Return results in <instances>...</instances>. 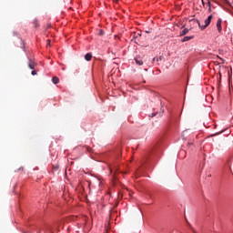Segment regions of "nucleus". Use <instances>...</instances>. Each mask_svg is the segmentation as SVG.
I'll use <instances>...</instances> for the list:
<instances>
[{
    "label": "nucleus",
    "instance_id": "nucleus-1",
    "mask_svg": "<svg viewBox=\"0 0 233 233\" xmlns=\"http://www.w3.org/2000/svg\"><path fill=\"white\" fill-rule=\"evenodd\" d=\"M212 15H210L206 20H205V25H201V24L199 23V20H197V24L198 25L199 28H201V30H205V28H207V26H208V25H210V22L212 21Z\"/></svg>",
    "mask_w": 233,
    "mask_h": 233
},
{
    "label": "nucleus",
    "instance_id": "nucleus-2",
    "mask_svg": "<svg viewBox=\"0 0 233 233\" xmlns=\"http://www.w3.org/2000/svg\"><path fill=\"white\" fill-rule=\"evenodd\" d=\"M62 225H63L62 221H56L54 223L53 226H47V230H49L50 232H52L54 228H56L57 230H59V227Z\"/></svg>",
    "mask_w": 233,
    "mask_h": 233
},
{
    "label": "nucleus",
    "instance_id": "nucleus-3",
    "mask_svg": "<svg viewBox=\"0 0 233 233\" xmlns=\"http://www.w3.org/2000/svg\"><path fill=\"white\" fill-rule=\"evenodd\" d=\"M132 37L137 45H141V34L133 33Z\"/></svg>",
    "mask_w": 233,
    "mask_h": 233
},
{
    "label": "nucleus",
    "instance_id": "nucleus-4",
    "mask_svg": "<svg viewBox=\"0 0 233 233\" xmlns=\"http://www.w3.org/2000/svg\"><path fill=\"white\" fill-rule=\"evenodd\" d=\"M221 23H223V20H221V18H218L217 21V28H218V32L219 33H221V30H222Z\"/></svg>",
    "mask_w": 233,
    "mask_h": 233
},
{
    "label": "nucleus",
    "instance_id": "nucleus-5",
    "mask_svg": "<svg viewBox=\"0 0 233 233\" xmlns=\"http://www.w3.org/2000/svg\"><path fill=\"white\" fill-rule=\"evenodd\" d=\"M28 66L31 70H34V68L35 67V63L34 61H32L31 59H29Z\"/></svg>",
    "mask_w": 233,
    "mask_h": 233
},
{
    "label": "nucleus",
    "instance_id": "nucleus-6",
    "mask_svg": "<svg viewBox=\"0 0 233 233\" xmlns=\"http://www.w3.org/2000/svg\"><path fill=\"white\" fill-rule=\"evenodd\" d=\"M194 38V35L191 36H184L183 39L181 40L182 43H186V41H190L191 39Z\"/></svg>",
    "mask_w": 233,
    "mask_h": 233
},
{
    "label": "nucleus",
    "instance_id": "nucleus-7",
    "mask_svg": "<svg viewBox=\"0 0 233 233\" xmlns=\"http://www.w3.org/2000/svg\"><path fill=\"white\" fill-rule=\"evenodd\" d=\"M86 61H92V53H87L85 56Z\"/></svg>",
    "mask_w": 233,
    "mask_h": 233
},
{
    "label": "nucleus",
    "instance_id": "nucleus-8",
    "mask_svg": "<svg viewBox=\"0 0 233 233\" xmlns=\"http://www.w3.org/2000/svg\"><path fill=\"white\" fill-rule=\"evenodd\" d=\"M136 63L138 65V66H142L143 60L139 57L135 58Z\"/></svg>",
    "mask_w": 233,
    "mask_h": 233
},
{
    "label": "nucleus",
    "instance_id": "nucleus-9",
    "mask_svg": "<svg viewBox=\"0 0 233 233\" xmlns=\"http://www.w3.org/2000/svg\"><path fill=\"white\" fill-rule=\"evenodd\" d=\"M189 32L188 28H185L180 32V37H183V35H187V34Z\"/></svg>",
    "mask_w": 233,
    "mask_h": 233
},
{
    "label": "nucleus",
    "instance_id": "nucleus-10",
    "mask_svg": "<svg viewBox=\"0 0 233 233\" xmlns=\"http://www.w3.org/2000/svg\"><path fill=\"white\" fill-rule=\"evenodd\" d=\"M52 82L54 83V85H57L59 83V77L53 76Z\"/></svg>",
    "mask_w": 233,
    "mask_h": 233
},
{
    "label": "nucleus",
    "instance_id": "nucleus-11",
    "mask_svg": "<svg viewBox=\"0 0 233 233\" xmlns=\"http://www.w3.org/2000/svg\"><path fill=\"white\" fill-rule=\"evenodd\" d=\"M156 61H157V62H158V61H163V56H160V57H154V58H153V63H156Z\"/></svg>",
    "mask_w": 233,
    "mask_h": 233
},
{
    "label": "nucleus",
    "instance_id": "nucleus-12",
    "mask_svg": "<svg viewBox=\"0 0 233 233\" xmlns=\"http://www.w3.org/2000/svg\"><path fill=\"white\" fill-rule=\"evenodd\" d=\"M208 12H212V6L210 4V1L208 2Z\"/></svg>",
    "mask_w": 233,
    "mask_h": 233
},
{
    "label": "nucleus",
    "instance_id": "nucleus-13",
    "mask_svg": "<svg viewBox=\"0 0 233 233\" xmlns=\"http://www.w3.org/2000/svg\"><path fill=\"white\" fill-rule=\"evenodd\" d=\"M32 76H36L37 75V72L35 70L32 71L31 72Z\"/></svg>",
    "mask_w": 233,
    "mask_h": 233
},
{
    "label": "nucleus",
    "instance_id": "nucleus-14",
    "mask_svg": "<svg viewBox=\"0 0 233 233\" xmlns=\"http://www.w3.org/2000/svg\"><path fill=\"white\" fill-rule=\"evenodd\" d=\"M103 34H105V32L103 30L99 31V35H103Z\"/></svg>",
    "mask_w": 233,
    "mask_h": 233
},
{
    "label": "nucleus",
    "instance_id": "nucleus-15",
    "mask_svg": "<svg viewBox=\"0 0 233 233\" xmlns=\"http://www.w3.org/2000/svg\"><path fill=\"white\" fill-rule=\"evenodd\" d=\"M114 2H115V3H118V2H119V0H114Z\"/></svg>",
    "mask_w": 233,
    "mask_h": 233
},
{
    "label": "nucleus",
    "instance_id": "nucleus-16",
    "mask_svg": "<svg viewBox=\"0 0 233 233\" xmlns=\"http://www.w3.org/2000/svg\"><path fill=\"white\" fill-rule=\"evenodd\" d=\"M47 45H50V40H47Z\"/></svg>",
    "mask_w": 233,
    "mask_h": 233
},
{
    "label": "nucleus",
    "instance_id": "nucleus-17",
    "mask_svg": "<svg viewBox=\"0 0 233 233\" xmlns=\"http://www.w3.org/2000/svg\"><path fill=\"white\" fill-rule=\"evenodd\" d=\"M225 1V3H228V0H224Z\"/></svg>",
    "mask_w": 233,
    "mask_h": 233
},
{
    "label": "nucleus",
    "instance_id": "nucleus-18",
    "mask_svg": "<svg viewBox=\"0 0 233 233\" xmlns=\"http://www.w3.org/2000/svg\"><path fill=\"white\" fill-rule=\"evenodd\" d=\"M220 60L223 61L222 58H220Z\"/></svg>",
    "mask_w": 233,
    "mask_h": 233
}]
</instances>
